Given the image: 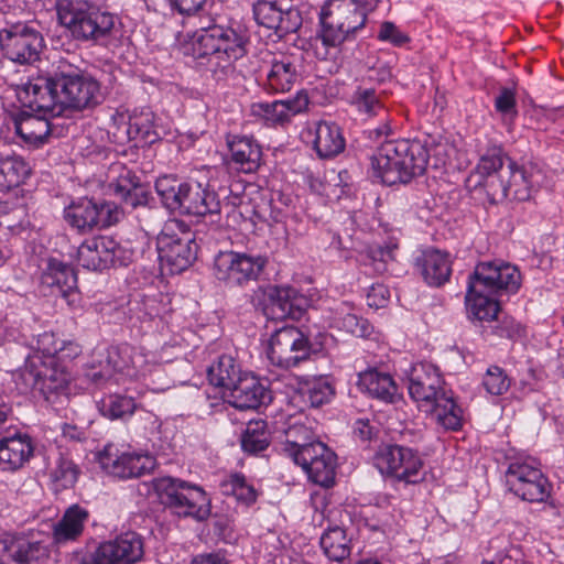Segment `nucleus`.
I'll list each match as a JSON object with an SVG mask.
<instances>
[{
  "instance_id": "f257e3e1",
  "label": "nucleus",
  "mask_w": 564,
  "mask_h": 564,
  "mask_svg": "<svg viewBox=\"0 0 564 564\" xmlns=\"http://www.w3.org/2000/svg\"><path fill=\"white\" fill-rule=\"evenodd\" d=\"M24 93L32 107L59 116L67 110L96 106L102 97L100 85L94 77L65 62H61L57 70L48 77L29 78Z\"/></svg>"
},
{
  "instance_id": "f03ea898",
  "label": "nucleus",
  "mask_w": 564,
  "mask_h": 564,
  "mask_svg": "<svg viewBox=\"0 0 564 564\" xmlns=\"http://www.w3.org/2000/svg\"><path fill=\"white\" fill-rule=\"evenodd\" d=\"M521 273L503 261L479 262L468 278L466 308L480 322H491L500 311L499 296L514 294L521 286Z\"/></svg>"
},
{
  "instance_id": "7ed1b4c3",
  "label": "nucleus",
  "mask_w": 564,
  "mask_h": 564,
  "mask_svg": "<svg viewBox=\"0 0 564 564\" xmlns=\"http://www.w3.org/2000/svg\"><path fill=\"white\" fill-rule=\"evenodd\" d=\"M381 1L328 0L319 13L322 28L311 43L315 56L318 59H327L332 50L355 40Z\"/></svg>"
},
{
  "instance_id": "20e7f679",
  "label": "nucleus",
  "mask_w": 564,
  "mask_h": 564,
  "mask_svg": "<svg viewBox=\"0 0 564 564\" xmlns=\"http://www.w3.org/2000/svg\"><path fill=\"white\" fill-rule=\"evenodd\" d=\"M248 36L241 29L213 25L196 33L193 50L197 57H207L217 82L237 76L236 62L247 54Z\"/></svg>"
},
{
  "instance_id": "39448f33",
  "label": "nucleus",
  "mask_w": 564,
  "mask_h": 564,
  "mask_svg": "<svg viewBox=\"0 0 564 564\" xmlns=\"http://www.w3.org/2000/svg\"><path fill=\"white\" fill-rule=\"evenodd\" d=\"M56 12L59 24L78 42L109 47L118 40L116 17L87 1L59 0Z\"/></svg>"
},
{
  "instance_id": "423d86ee",
  "label": "nucleus",
  "mask_w": 564,
  "mask_h": 564,
  "mask_svg": "<svg viewBox=\"0 0 564 564\" xmlns=\"http://www.w3.org/2000/svg\"><path fill=\"white\" fill-rule=\"evenodd\" d=\"M429 155L420 141H386L371 159L373 175L388 186L408 184L424 173Z\"/></svg>"
},
{
  "instance_id": "0eeeda50",
  "label": "nucleus",
  "mask_w": 564,
  "mask_h": 564,
  "mask_svg": "<svg viewBox=\"0 0 564 564\" xmlns=\"http://www.w3.org/2000/svg\"><path fill=\"white\" fill-rule=\"evenodd\" d=\"M154 490L161 503L180 517L204 521L210 514V498L197 485L163 477L154 481Z\"/></svg>"
},
{
  "instance_id": "6e6552de",
  "label": "nucleus",
  "mask_w": 564,
  "mask_h": 564,
  "mask_svg": "<svg viewBox=\"0 0 564 564\" xmlns=\"http://www.w3.org/2000/svg\"><path fill=\"white\" fill-rule=\"evenodd\" d=\"M156 246L161 267L171 274L183 272L196 258L194 232L181 220L171 219L165 223Z\"/></svg>"
},
{
  "instance_id": "1a4fd4ad",
  "label": "nucleus",
  "mask_w": 564,
  "mask_h": 564,
  "mask_svg": "<svg viewBox=\"0 0 564 564\" xmlns=\"http://www.w3.org/2000/svg\"><path fill=\"white\" fill-rule=\"evenodd\" d=\"M303 413L289 414L278 452L290 458H336V454L315 436Z\"/></svg>"
},
{
  "instance_id": "9d476101",
  "label": "nucleus",
  "mask_w": 564,
  "mask_h": 564,
  "mask_svg": "<svg viewBox=\"0 0 564 564\" xmlns=\"http://www.w3.org/2000/svg\"><path fill=\"white\" fill-rule=\"evenodd\" d=\"M267 263V257L261 254L219 252L214 260V274L228 286H243L250 281H257Z\"/></svg>"
},
{
  "instance_id": "9b49d317",
  "label": "nucleus",
  "mask_w": 564,
  "mask_h": 564,
  "mask_svg": "<svg viewBox=\"0 0 564 564\" xmlns=\"http://www.w3.org/2000/svg\"><path fill=\"white\" fill-rule=\"evenodd\" d=\"M541 180L540 171L532 164L519 166L516 162H510L502 170L497 186L490 183L488 197L491 202H500L506 198L525 202L532 196L534 188Z\"/></svg>"
},
{
  "instance_id": "f8f14e48",
  "label": "nucleus",
  "mask_w": 564,
  "mask_h": 564,
  "mask_svg": "<svg viewBox=\"0 0 564 564\" xmlns=\"http://www.w3.org/2000/svg\"><path fill=\"white\" fill-rule=\"evenodd\" d=\"M508 488L530 502L543 501L550 494L547 479L527 460H512L505 473Z\"/></svg>"
},
{
  "instance_id": "ddd939ff",
  "label": "nucleus",
  "mask_w": 564,
  "mask_h": 564,
  "mask_svg": "<svg viewBox=\"0 0 564 564\" xmlns=\"http://www.w3.org/2000/svg\"><path fill=\"white\" fill-rule=\"evenodd\" d=\"M408 390L420 410L430 411L433 402H436L447 389L440 370L434 365L419 362L411 367Z\"/></svg>"
},
{
  "instance_id": "4468645a",
  "label": "nucleus",
  "mask_w": 564,
  "mask_h": 564,
  "mask_svg": "<svg viewBox=\"0 0 564 564\" xmlns=\"http://www.w3.org/2000/svg\"><path fill=\"white\" fill-rule=\"evenodd\" d=\"M0 44L8 58L25 64L39 58L44 40L36 30L25 24H15L0 32Z\"/></svg>"
},
{
  "instance_id": "2eb2a0df",
  "label": "nucleus",
  "mask_w": 564,
  "mask_h": 564,
  "mask_svg": "<svg viewBox=\"0 0 564 564\" xmlns=\"http://www.w3.org/2000/svg\"><path fill=\"white\" fill-rule=\"evenodd\" d=\"M24 89L25 82L21 84L18 90V97L24 107L29 108L33 113L28 111L20 113L14 120V130L23 142L30 145L39 147L46 141L52 131V123L50 122V119L61 116L32 107L30 102L31 99L26 97Z\"/></svg>"
},
{
  "instance_id": "dca6fc26",
  "label": "nucleus",
  "mask_w": 564,
  "mask_h": 564,
  "mask_svg": "<svg viewBox=\"0 0 564 564\" xmlns=\"http://www.w3.org/2000/svg\"><path fill=\"white\" fill-rule=\"evenodd\" d=\"M143 541L135 532H124L98 545L90 564H133L143 556Z\"/></svg>"
},
{
  "instance_id": "f3484780",
  "label": "nucleus",
  "mask_w": 564,
  "mask_h": 564,
  "mask_svg": "<svg viewBox=\"0 0 564 564\" xmlns=\"http://www.w3.org/2000/svg\"><path fill=\"white\" fill-rule=\"evenodd\" d=\"M217 172L215 167L207 169L209 180L205 185L195 180L184 181L181 213L194 216L220 213V200L215 192L216 184L213 180Z\"/></svg>"
},
{
  "instance_id": "a211bd4d",
  "label": "nucleus",
  "mask_w": 564,
  "mask_h": 564,
  "mask_svg": "<svg viewBox=\"0 0 564 564\" xmlns=\"http://www.w3.org/2000/svg\"><path fill=\"white\" fill-rule=\"evenodd\" d=\"M41 284L48 288L52 294L61 295L72 310L80 306L77 276L67 263L50 258L42 271Z\"/></svg>"
},
{
  "instance_id": "6ab92c4d",
  "label": "nucleus",
  "mask_w": 564,
  "mask_h": 564,
  "mask_svg": "<svg viewBox=\"0 0 564 564\" xmlns=\"http://www.w3.org/2000/svg\"><path fill=\"white\" fill-rule=\"evenodd\" d=\"M120 252L121 248L111 237H93L78 247L77 261L87 270L101 271L117 263L122 264Z\"/></svg>"
},
{
  "instance_id": "aec40b11",
  "label": "nucleus",
  "mask_w": 564,
  "mask_h": 564,
  "mask_svg": "<svg viewBox=\"0 0 564 564\" xmlns=\"http://www.w3.org/2000/svg\"><path fill=\"white\" fill-rule=\"evenodd\" d=\"M253 17L259 25L273 30L280 37L295 32L302 24L297 10L284 9L276 0H257Z\"/></svg>"
},
{
  "instance_id": "412c9836",
  "label": "nucleus",
  "mask_w": 564,
  "mask_h": 564,
  "mask_svg": "<svg viewBox=\"0 0 564 564\" xmlns=\"http://www.w3.org/2000/svg\"><path fill=\"white\" fill-rule=\"evenodd\" d=\"M228 402L240 410L258 409L271 401V391L251 373L238 376L232 387L227 390Z\"/></svg>"
},
{
  "instance_id": "4be33fe9",
  "label": "nucleus",
  "mask_w": 564,
  "mask_h": 564,
  "mask_svg": "<svg viewBox=\"0 0 564 564\" xmlns=\"http://www.w3.org/2000/svg\"><path fill=\"white\" fill-rule=\"evenodd\" d=\"M306 142L321 159H332L340 154L346 147V140L338 124L332 121H317L303 133Z\"/></svg>"
},
{
  "instance_id": "5701e85b",
  "label": "nucleus",
  "mask_w": 564,
  "mask_h": 564,
  "mask_svg": "<svg viewBox=\"0 0 564 564\" xmlns=\"http://www.w3.org/2000/svg\"><path fill=\"white\" fill-rule=\"evenodd\" d=\"M227 147L229 159L227 165L230 170L251 174L258 171L261 162L262 150L260 144L248 135H228Z\"/></svg>"
},
{
  "instance_id": "b1692460",
  "label": "nucleus",
  "mask_w": 564,
  "mask_h": 564,
  "mask_svg": "<svg viewBox=\"0 0 564 564\" xmlns=\"http://www.w3.org/2000/svg\"><path fill=\"white\" fill-rule=\"evenodd\" d=\"M70 375L64 366L43 362L41 366L40 393L53 406H62L70 393Z\"/></svg>"
},
{
  "instance_id": "393cba45",
  "label": "nucleus",
  "mask_w": 564,
  "mask_h": 564,
  "mask_svg": "<svg viewBox=\"0 0 564 564\" xmlns=\"http://www.w3.org/2000/svg\"><path fill=\"white\" fill-rule=\"evenodd\" d=\"M109 212L110 205L108 204L98 205L91 199L82 198L73 202L64 209V217L69 226L85 232L99 225H108L109 223L102 217Z\"/></svg>"
},
{
  "instance_id": "a878e982",
  "label": "nucleus",
  "mask_w": 564,
  "mask_h": 564,
  "mask_svg": "<svg viewBox=\"0 0 564 564\" xmlns=\"http://www.w3.org/2000/svg\"><path fill=\"white\" fill-rule=\"evenodd\" d=\"M82 352L80 346L70 339H62L54 333L45 332L36 338L32 355L41 356V366L70 361Z\"/></svg>"
},
{
  "instance_id": "bb28decb",
  "label": "nucleus",
  "mask_w": 564,
  "mask_h": 564,
  "mask_svg": "<svg viewBox=\"0 0 564 564\" xmlns=\"http://www.w3.org/2000/svg\"><path fill=\"white\" fill-rule=\"evenodd\" d=\"M358 389L372 399L394 403L400 399L399 388L393 377L377 368H368L358 373Z\"/></svg>"
},
{
  "instance_id": "cd10ccee",
  "label": "nucleus",
  "mask_w": 564,
  "mask_h": 564,
  "mask_svg": "<svg viewBox=\"0 0 564 564\" xmlns=\"http://www.w3.org/2000/svg\"><path fill=\"white\" fill-rule=\"evenodd\" d=\"M415 267L431 286H441L452 273L449 254L433 248L423 250L416 257Z\"/></svg>"
},
{
  "instance_id": "c85d7f7f",
  "label": "nucleus",
  "mask_w": 564,
  "mask_h": 564,
  "mask_svg": "<svg viewBox=\"0 0 564 564\" xmlns=\"http://www.w3.org/2000/svg\"><path fill=\"white\" fill-rule=\"evenodd\" d=\"M308 106L307 95L299 91L293 98L275 100L273 102H260L256 105V112L268 124H283L294 116L303 112Z\"/></svg>"
},
{
  "instance_id": "c756f323",
  "label": "nucleus",
  "mask_w": 564,
  "mask_h": 564,
  "mask_svg": "<svg viewBox=\"0 0 564 564\" xmlns=\"http://www.w3.org/2000/svg\"><path fill=\"white\" fill-rule=\"evenodd\" d=\"M299 79V62L294 56L274 57L267 74V86L273 93H285L292 89Z\"/></svg>"
},
{
  "instance_id": "7c9ffc66",
  "label": "nucleus",
  "mask_w": 564,
  "mask_h": 564,
  "mask_svg": "<svg viewBox=\"0 0 564 564\" xmlns=\"http://www.w3.org/2000/svg\"><path fill=\"white\" fill-rule=\"evenodd\" d=\"M272 304L280 310L279 317L300 318L312 302L290 285L271 286L268 292Z\"/></svg>"
},
{
  "instance_id": "2f4dec72",
  "label": "nucleus",
  "mask_w": 564,
  "mask_h": 564,
  "mask_svg": "<svg viewBox=\"0 0 564 564\" xmlns=\"http://www.w3.org/2000/svg\"><path fill=\"white\" fill-rule=\"evenodd\" d=\"M89 517L88 511L72 505L66 509L61 520L53 527V539L56 544H64L77 540L85 528Z\"/></svg>"
},
{
  "instance_id": "473e14b6",
  "label": "nucleus",
  "mask_w": 564,
  "mask_h": 564,
  "mask_svg": "<svg viewBox=\"0 0 564 564\" xmlns=\"http://www.w3.org/2000/svg\"><path fill=\"white\" fill-rule=\"evenodd\" d=\"M328 324L356 337L367 338L373 332V326L367 319L351 313V307L346 302L337 303L330 310Z\"/></svg>"
},
{
  "instance_id": "72a5a7b5",
  "label": "nucleus",
  "mask_w": 564,
  "mask_h": 564,
  "mask_svg": "<svg viewBox=\"0 0 564 564\" xmlns=\"http://www.w3.org/2000/svg\"><path fill=\"white\" fill-rule=\"evenodd\" d=\"M110 189L126 206L134 208L148 203L147 189L130 171L121 173L117 181L110 184Z\"/></svg>"
},
{
  "instance_id": "f704fd0d",
  "label": "nucleus",
  "mask_w": 564,
  "mask_h": 564,
  "mask_svg": "<svg viewBox=\"0 0 564 564\" xmlns=\"http://www.w3.org/2000/svg\"><path fill=\"white\" fill-rule=\"evenodd\" d=\"M437 423L446 430L456 431L460 429L463 423V410L455 402L454 394L451 390H446L441 397L433 402L430 411Z\"/></svg>"
},
{
  "instance_id": "c9c22d12",
  "label": "nucleus",
  "mask_w": 564,
  "mask_h": 564,
  "mask_svg": "<svg viewBox=\"0 0 564 564\" xmlns=\"http://www.w3.org/2000/svg\"><path fill=\"white\" fill-rule=\"evenodd\" d=\"M3 550L9 557L19 563H26L46 554V547L40 542H32L25 536L7 534L3 539Z\"/></svg>"
},
{
  "instance_id": "e433bc0d",
  "label": "nucleus",
  "mask_w": 564,
  "mask_h": 564,
  "mask_svg": "<svg viewBox=\"0 0 564 564\" xmlns=\"http://www.w3.org/2000/svg\"><path fill=\"white\" fill-rule=\"evenodd\" d=\"M376 467L387 479L415 484L422 479L421 460H376Z\"/></svg>"
},
{
  "instance_id": "4c0bfd02",
  "label": "nucleus",
  "mask_w": 564,
  "mask_h": 564,
  "mask_svg": "<svg viewBox=\"0 0 564 564\" xmlns=\"http://www.w3.org/2000/svg\"><path fill=\"white\" fill-rule=\"evenodd\" d=\"M120 352L129 358L120 366V371L131 379L147 376L155 365L154 354L147 351L143 347L131 348L126 346L121 348Z\"/></svg>"
},
{
  "instance_id": "58836bf2",
  "label": "nucleus",
  "mask_w": 564,
  "mask_h": 564,
  "mask_svg": "<svg viewBox=\"0 0 564 564\" xmlns=\"http://www.w3.org/2000/svg\"><path fill=\"white\" fill-rule=\"evenodd\" d=\"M31 167L19 155H0V191L19 186L29 176Z\"/></svg>"
},
{
  "instance_id": "ea45409f",
  "label": "nucleus",
  "mask_w": 564,
  "mask_h": 564,
  "mask_svg": "<svg viewBox=\"0 0 564 564\" xmlns=\"http://www.w3.org/2000/svg\"><path fill=\"white\" fill-rule=\"evenodd\" d=\"M242 372L240 366L230 355H221L207 369L209 382L228 390Z\"/></svg>"
},
{
  "instance_id": "a19ab883",
  "label": "nucleus",
  "mask_w": 564,
  "mask_h": 564,
  "mask_svg": "<svg viewBox=\"0 0 564 564\" xmlns=\"http://www.w3.org/2000/svg\"><path fill=\"white\" fill-rule=\"evenodd\" d=\"M503 158L502 150L494 147L488 149L479 159V162L475 170V175L478 177L476 185L482 186L488 194L489 185L494 182L497 186L499 178L496 177V173L502 170Z\"/></svg>"
},
{
  "instance_id": "79ce46f5",
  "label": "nucleus",
  "mask_w": 564,
  "mask_h": 564,
  "mask_svg": "<svg viewBox=\"0 0 564 564\" xmlns=\"http://www.w3.org/2000/svg\"><path fill=\"white\" fill-rule=\"evenodd\" d=\"M100 467L118 479H129L149 474L155 468V460H97Z\"/></svg>"
},
{
  "instance_id": "37998d69",
  "label": "nucleus",
  "mask_w": 564,
  "mask_h": 564,
  "mask_svg": "<svg viewBox=\"0 0 564 564\" xmlns=\"http://www.w3.org/2000/svg\"><path fill=\"white\" fill-rule=\"evenodd\" d=\"M290 340L291 338L281 328L271 336L267 357L272 365L284 369L297 366V357H294L290 350Z\"/></svg>"
},
{
  "instance_id": "c03bdc74",
  "label": "nucleus",
  "mask_w": 564,
  "mask_h": 564,
  "mask_svg": "<svg viewBox=\"0 0 564 564\" xmlns=\"http://www.w3.org/2000/svg\"><path fill=\"white\" fill-rule=\"evenodd\" d=\"M321 546L325 555L336 562L346 560L351 552L350 541L344 529L335 527L328 529L321 538Z\"/></svg>"
},
{
  "instance_id": "a18cd8bd",
  "label": "nucleus",
  "mask_w": 564,
  "mask_h": 564,
  "mask_svg": "<svg viewBox=\"0 0 564 564\" xmlns=\"http://www.w3.org/2000/svg\"><path fill=\"white\" fill-rule=\"evenodd\" d=\"M270 444V432L263 420L250 421L242 435L241 448L249 455H258Z\"/></svg>"
},
{
  "instance_id": "49530a36",
  "label": "nucleus",
  "mask_w": 564,
  "mask_h": 564,
  "mask_svg": "<svg viewBox=\"0 0 564 564\" xmlns=\"http://www.w3.org/2000/svg\"><path fill=\"white\" fill-rule=\"evenodd\" d=\"M300 391L313 408L328 403L335 394L334 384L327 377L312 378L304 381Z\"/></svg>"
},
{
  "instance_id": "de8ad7c7",
  "label": "nucleus",
  "mask_w": 564,
  "mask_h": 564,
  "mask_svg": "<svg viewBox=\"0 0 564 564\" xmlns=\"http://www.w3.org/2000/svg\"><path fill=\"white\" fill-rule=\"evenodd\" d=\"M184 181L174 175H163L155 181V191L163 205L172 210H178L182 206Z\"/></svg>"
},
{
  "instance_id": "09e8293b",
  "label": "nucleus",
  "mask_w": 564,
  "mask_h": 564,
  "mask_svg": "<svg viewBox=\"0 0 564 564\" xmlns=\"http://www.w3.org/2000/svg\"><path fill=\"white\" fill-rule=\"evenodd\" d=\"M153 113L150 110L142 111L140 116L133 115L127 117L121 113L118 117L113 118V121L120 120V124L118 126V130L122 131L127 139L133 140L138 137L147 138L150 135V132L153 127Z\"/></svg>"
},
{
  "instance_id": "8fccbe9b",
  "label": "nucleus",
  "mask_w": 564,
  "mask_h": 564,
  "mask_svg": "<svg viewBox=\"0 0 564 564\" xmlns=\"http://www.w3.org/2000/svg\"><path fill=\"white\" fill-rule=\"evenodd\" d=\"M41 356L28 355L25 365L13 373V380L20 393L40 390Z\"/></svg>"
},
{
  "instance_id": "3c124183",
  "label": "nucleus",
  "mask_w": 564,
  "mask_h": 564,
  "mask_svg": "<svg viewBox=\"0 0 564 564\" xmlns=\"http://www.w3.org/2000/svg\"><path fill=\"white\" fill-rule=\"evenodd\" d=\"M310 189L327 199H338L345 193L344 187L339 185L343 181L341 173L330 172L324 177L319 175L308 174L305 177Z\"/></svg>"
},
{
  "instance_id": "603ef678",
  "label": "nucleus",
  "mask_w": 564,
  "mask_h": 564,
  "mask_svg": "<svg viewBox=\"0 0 564 564\" xmlns=\"http://www.w3.org/2000/svg\"><path fill=\"white\" fill-rule=\"evenodd\" d=\"M383 503L389 505L387 499L383 500ZM362 517L365 525L371 531L381 532L386 535L394 530L395 518L389 509V506L367 508L362 511Z\"/></svg>"
},
{
  "instance_id": "864d4df0",
  "label": "nucleus",
  "mask_w": 564,
  "mask_h": 564,
  "mask_svg": "<svg viewBox=\"0 0 564 564\" xmlns=\"http://www.w3.org/2000/svg\"><path fill=\"white\" fill-rule=\"evenodd\" d=\"M33 444L28 434L14 432L0 438V458H30Z\"/></svg>"
},
{
  "instance_id": "5fc2aeb1",
  "label": "nucleus",
  "mask_w": 564,
  "mask_h": 564,
  "mask_svg": "<svg viewBox=\"0 0 564 564\" xmlns=\"http://www.w3.org/2000/svg\"><path fill=\"white\" fill-rule=\"evenodd\" d=\"M220 488L225 495H232L236 499L250 506L256 502L258 492L254 487L246 481L243 475L232 474L220 482Z\"/></svg>"
},
{
  "instance_id": "6e6d98bb",
  "label": "nucleus",
  "mask_w": 564,
  "mask_h": 564,
  "mask_svg": "<svg viewBox=\"0 0 564 564\" xmlns=\"http://www.w3.org/2000/svg\"><path fill=\"white\" fill-rule=\"evenodd\" d=\"M301 466L312 482L322 487L334 485L336 460H302Z\"/></svg>"
},
{
  "instance_id": "4d7b16f0",
  "label": "nucleus",
  "mask_w": 564,
  "mask_h": 564,
  "mask_svg": "<svg viewBox=\"0 0 564 564\" xmlns=\"http://www.w3.org/2000/svg\"><path fill=\"white\" fill-rule=\"evenodd\" d=\"M135 406L133 398L113 394L101 401L100 412L110 420L127 419L134 413Z\"/></svg>"
},
{
  "instance_id": "13d9d810",
  "label": "nucleus",
  "mask_w": 564,
  "mask_h": 564,
  "mask_svg": "<svg viewBox=\"0 0 564 564\" xmlns=\"http://www.w3.org/2000/svg\"><path fill=\"white\" fill-rule=\"evenodd\" d=\"M352 104L359 112L368 116H381L386 113V109L376 91L372 89H358L352 96Z\"/></svg>"
},
{
  "instance_id": "bf43d9fd",
  "label": "nucleus",
  "mask_w": 564,
  "mask_h": 564,
  "mask_svg": "<svg viewBox=\"0 0 564 564\" xmlns=\"http://www.w3.org/2000/svg\"><path fill=\"white\" fill-rule=\"evenodd\" d=\"M511 384L510 378L506 371L498 366L488 367L482 377V387L491 395H501L506 393Z\"/></svg>"
},
{
  "instance_id": "052dcab7",
  "label": "nucleus",
  "mask_w": 564,
  "mask_h": 564,
  "mask_svg": "<svg viewBox=\"0 0 564 564\" xmlns=\"http://www.w3.org/2000/svg\"><path fill=\"white\" fill-rule=\"evenodd\" d=\"M50 469L53 482L61 488L73 486L77 479L78 471L73 460H54Z\"/></svg>"
},
{
  "instance_id": "680f3d73",
  "label": "nucleus",
  "mask_w": 564,
  "mask_h": 564,
  "mask_svg": "<svg viewBox=\"0 0 564 564\" xmlns=\"http://www.w3.org/2000/svg\"><path fill=\"white\" fill-rule=\"evenodd\" d=\"M491 547L498 549L492 562L495 564H522V551L506 540L494 539Z\"/></svg>"
},
{
  "instance_id": "e2e57ef3",
  "label": "nucleus",
  "mask_w": 564,
  "mask_h": 564,
  "mask_svg": "<svg viewBox=\"0 0 564 564\" xmlns=\"http://www.w3.org/2000/svg\"><path fill=\"white\" fill-rule=\"evenodd\" d=\"M282 332L286 333V336L291 338L290 350L291 354L297 357V365L307 359L311 354V345L307 337L294 326H285L281 328Z\"/></svg>"
},
{
  "instance_id": "0e129e2a",
  "label": "nucleus",
  "mask_w": 564,
  "mask_h": 564,
  "mask_svg": "<svg viewBox=\"0 0 564 564\" xmlns=\"http://www.w3.org/2000/svg\"><path fill=\"white\" fill-rule=\"evenodd\" d=\"M494 105L497 112L505 119L513 120L518 115L516 91L512 88H501L495 97Z\"/></svg>"
},
{
  "instance_id": "69168bd1",
  "label": "nucleus",
  "mask_w": 564,
  "mask_h": 564,
  "mask_svg": "<svg viewBox=\"0 0 564 564\" xmlns=\"http://www.w3.org/2000/svg\"><path fill=\"white\" fill-rule=\"evenodd\" d=\"M377 37L379 41L388 42L394 46H402L410 40L406 34L402 33L398 26L390 21L381 23Z\"/></svg>"
},
{
  "instance_id": "338daca9",
  "label": "nucleus",
  "mask_w": 564,
  "mask_h": 564,
  "mask_svg": "<svg viewBox=\"0 0 564 564\" xmlns=\"http://www.w3.org/2000/svg\"><path fill=\"white\" fill-rule=\"evenodd\" d=\"M98 458H141L130 453V445L124 442H110L105 445Z\"/></svg>"
},
{
  "instance_id": "774afa93",
  "label": "nucleus",
  "mask_w": 564,
  "mask_h": 564,
  "mask_svg": "<svg viewBox=\"0 0 564 564\" xmlns=\"http://www.w3.org/2000/svg\"><path fill=\"white\" fill-rule=\"evenodd\" d=\"M390 297L389 289L383 284H373L367 293V303L370 307H383Z\"/></svg>"
}]
</instances>
